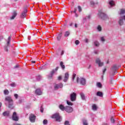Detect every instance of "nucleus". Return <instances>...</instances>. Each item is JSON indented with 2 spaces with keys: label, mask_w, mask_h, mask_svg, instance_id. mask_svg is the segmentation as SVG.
I'll use <instances>...</instances> for the list:
<instances>
[{
  "label": "nucleus",
  "mask_w": 125,
  "mask_h": 125,
  "mask_svg": "<svg viewBox=\"0 0 125 125\" xmlns=\"http://www.w3.org/2000/svg\"><path fill=\"white\" fill-rule=\"evenodd\" d=\"M58 79L59 80V81H61V80L62 79V77L61 76H59Z\"/></svg>",
  "instance_id": "46"
},
{
  "label": "nucleus",
  "mask_w": 125,
  "mask_h": 125,
  "mask_svg": "<svg viewBox=\"0 0 125 125\" xmlns=\"http://www.w3.org/2000/svg\"><path fill=\"white\" fill-rule=\"evenodd\" d=\"M111 71L112 72H115V71H117V65L114 64L111 68Z\"/></svg>",
  "instance_id": "20"
},
{
  "label": "nucleus",
  "mask_w": 125,
  "mask_h": 125,
  "mask_svg": "<svg viewBox=\"0 0 125 125\" xmlns=\"http://www.w3.org/2000/svg\"><path fill=\"white\" fill-rule=\"evenodd\" d=\"M101 40L102 42H105V39H104V37H101Z\"/></svg>",
  "instance_id": "44"
},
{
  "label": "nucleus",
  "mask_w": 125,
  "mask_h": 125,
  "mask_svg": "<svg viewBox=\"0 0 125 125\" xmlns=\"http://www.w3.org/2000/svg\"><path fill=\"white\" fill-rule=\"evenodd\" d=\"M62 37V33H60L58 35V37H57V40L58 41H60V40H61V38Z\"/></svg>",
  "instance_id": "25"
},
{
  "label": "nucleus",
  "mask_w": 125,
  "mask_h": 125,
  "mask_svg": "<svg viewBox=\"0 0 125 125\" xmlns=\"http://www.w3.org/2000/svg\"><path fill=\"white\" fill-rule=\"evenodd\" d=\"M17 16V11H14L13 12V15L10 18L11 20H13V19H15V18Z\"/></svg>",
  "instance_id": "13"
},
{
  "label": "nucleus",
  "mask_w": 125,
  "mask_h": 125,
  "mask_svg": "<svg viewBox=\"0 0 125 125\" xmlns=\"http://www.w3.org/2000/svg\"><path fill=\"white\" fill-rule=\"evenodd\" d=\"M8 107L10 109H13V108H14V106H13V102H12L11 103H8Z\"/></svg>",
  "instance_id": "15"
},
{
  "label": "nucleus",
  "mask_w": 125,
  "mask_h": 125,
  "mask_svg": "<svg viewBox=\"0 0 125 125\" xmlns=\"http://www.w3.org/2000/svg\"><path fill=\"white\" fill-rule=\"evenodd\" d=\"M110 121H111V123H115V120L113 118H111L110 119Z\"/></svg>",
  "instance_id": "41"
},
{
  "label": "nucleus",
  "mask_w": 125,
  "mask_h": 125,
  "mask_svg": "<svg viewBox=\"0 0 125 125\" xmlns=\"http://www.w3.org/2000/svg\"><path fill=\"white\" fill-rule=\"evenodd\" d=\"M29 120L31 123H35L36 122V116L33 114H31L29 117Z\"/></svg>",
  "instance_id": "5"
},
{
  "label": "nucleus",
  "mask_w": 125,
  "mask_h": 125,
  "mask_svg": "<svg viewBox=\"0 0 125 125\" xmlns=\"http://www.w3.org/2000/svg\"><path fill=\"white\" fill-rule=\"evenodd\" d=\"M88 19H90V16H88Z\"/></svg>",
  "instance_id": "62"
},
{
  "label": "nucleus",
  "mask_w": 125,
  "mask_h": 125,
  "mask_svg": "<svg viewBox=\"0 0 125 125\" xmlns=\"http://www.w3.org/2000/svg\"><path fill=\"white\" fill-rule=\"evenodd\" d=\"M54 73H55V70L53 69L50 72L51 78H52V76H53V75L54 74Z\"/></svg>",
  "instance_id": "31"
},
{
  "label": "nucleus",
  "mask_w": 125,
  "mask_h": 125,
  "mask_svg": "<svg viewBox=\"0 0 125 125\" xmlns=\"http://www.w3.org/2000/svg\"><path fill=\"white\" fill-rule=\"evenodd\" d=\"M65 111L67 112V113H72V112L73 111V109L72 107L70 106H67L65 107Z\"/></svg>",
  "instance_id": "8"
},
{
  "label": "nucleus",
  "mask_w": 125,
  "mask_h": 125,
  "mask_svg": "<svg viewBox=\"0 0 125 125\" xmlns=\"http://www.w3.org/2000/svg\"><path fill=\"white\" fill-rule=\"evenodd\" d=\"M115 72H114V73H113L111 72V73H110L111 76H115Z\"/></svg>",
  "instance_id": "49"
},
{
  "label": "nucleus",
  "mask_w": 125,
  "mask_h": 125,
  "mask_svg": "<svg viewBox=\"0 0 125 125\" xmlns=\"http://www.w3.org/2000/svg\"><path fill=\"white\" fill-rule=\"evenodd\" d=\"M122 19H124L125 21V16H124L122 17Z\"/></svg>",
  "instance_id": "56"
},
{
  "label": "nucleus",
  "mask_w": 125,
  "mask_h": 125,
  "mask_svg": "<svg viewBox=\"0 0 125 125\" xmlns=\"http://www.w3.org/2000/svg\"><path fill=\"white\" fill-rule=\"evenodd\" d=\"M64 125H70V122H69V121H65L64 123Z\"/></svg>",
  "instance_id": "34"
},
{
  "label": "nucleus",
  "mask_w": 125,
  "mask_h": 125,
  "mask_svg": "<svg viewBox=\"0 0 125 125\" xmlns=\"http://www.w3.org/2000/svg\"><path fill=\"white\" fill-rule=\"evenodd\" d=\"M75 28H77L78 27L77 25V23L75 24Z\"/></svg>",
  "instance_id": "59"
},
{
  "label": "nucleus",
  "mask_w": 125,
  "mask_h": 125,
  "mask_svg": "<svg viewBox=\"0 0 125 125\" xmlns=\"http://www.w3.org/2000/svg\"><path fill=\"white\" fill-rule=\"evenodd\" d=\"M80 95L82 99H83V100H85V96H84V94H83V93H81L80 94Z\"/></svg>",
  "instance_id": "23"
},
{
  "label": "nucleus",
  "mask_w": 125,
  "mask_h": 125,
  "mask_svg": "<svg viewBox=\"0 0 125 125\" xmlns=\"http://www.w3.org/2000/svg\"><path fill=\"white\" fill-rule=\"evenodd\" d=\"M95 46H99L100 45V43H99V42H97V41H95L94 42Z\"/></svg>",
  "instance_id": "33"
},
{
  "label": "nucleus",
  "mask_w": 125,
  "mask_h": 125,
  "mask_svg": "<svg viewBox=\"0 0 125 125\" xmlns=\"http://www.w3.org/2000/svg\"><path fill=\"white\" fill-rule=\"evenodd\" d=\"M119 25L122 26V25L124 24V21H123V19H120L119 21Z\"/></svg>",
  "instance_id": "30"
},
{
  "label": "nucleus",
  "mask_w": 125,
  "mask_h": 125,
  "mask_svg": "<svg viewBox=\"0 0 125 125\" xmlns=\"http://www.w3.org/2000/svg\"><path fill=\"white\" fill-rule=\"evenodd\" d=\"M84 41L85 42H88V39H85Z\"/></svg>",
  "instance_id": "51"
},
{
  "label": "nucleus",
  "mask_w": 125,
  "mask_h": 125,
  "mask_svg": "<svg viewBox=\"0 0 125 125\" xmlns=\"http://www.w3.org/2000/svg\"><path fill=\"white\" fill-rule=\"evenodd\" d=\"M69 35H70V32L66 31L65 33L64 34V37H69Z\"/></svg>",
  "instance_id": "32"
},
{
  "label": "nucleus",
  "mask_w": 125,
  "mask_h": 125,
  "mask_svg": "<svg viewBox=\"0 0 125 125\" xmlns=\"http://www.w3.org/2000/svg\"><path fill=\"white\" fill-rule=\"evenodd\" d=\"M76 76H77V75L75 73H73L72 75V82H75V79L76 78Z\"/></svg>",
  "instance_id": "29"
},
{
  "label": "nucleus",
  "mask_w": 125,
  "mask_h": 125,
  "mask_svg": "<svg viewBox=\"0 0 125 125\" xmlns=\"http://www.w3.org/2000/svg\"><path fill=\"white\" fill-rule=\"evenodd\" d=\"M97 96H100V97H103V93H102V92L98 91L97 93Z\"/></svg>",
  "instance_id": "18"
},
{
  "label": "nucleus",
  "mask_w": 125,
  "mask_h": 125,
  "mask_svg": "<svg viewBox=\"0 0 125 125\" xmlns=\"http://www.w3.org/2000/svg\"><path fill=\"white\" fill-rule=\"evenodd\" d=\"M35 93L37 95H42V90L40 88H38L35 91Z\"/></svg>",
  "instance_id": "14"
},
{
  "label": "nucleus",
  "mask_w": 125,
  "mask_h": 125,
  "mask_svg": "<svg viewBox=\"0 0 125 125\" xmlns=\"http://www.w3.org/2000/svg\"><path fill=\"white\" fill-rule=\"evenodd\" d=\"M14 97H15L16 99H17L18 98V94H14Z\"/></svg>",
  "instance_id": "43"
},
{
  "label": "nucleus",
  "mask_w": 125,
  "mask_h": 125,
  "mask_svg": "<svg viewBox=\"0 0 125 125\" xmlns=\"http://www.w3.org/2000/svg\"><path fill=\"white\" fill-rule=\"evenodd\" d=\"M90 4L91 5H94L95 4V3H94V2H93V1H91L90 2Z\"/></svg>",
  "instance_id": "45"
},
{
  "label": "nucleus",
  "mask_w": 125,
  "mask_h": 125,
  "mask_svg": "<svg viewBox=\"0 0 125 125\" xmlns=\"http://www.w3.org/2000/svg\"><path fill=\"white\" fill-rule=\"evenodd\" d=\"M59 108L62 111H65L66 110V107L64 106L63 104H60L59 105Z\"/></svg>",
  "instance_id": "16"
},
{
  "label": "nucleus",
  "mask_w": 125,
  "mask_h": 125,
  "mask_svg": "<svg viewBox=\"0 0 125 125\" xmlns=\"http://www.w3.org/2000/svg\"><path fill=\"white\" fill-rule=\"evenodd\" d=\"M2 105V104H1V103H0V108H1Z\"/></svg>",
  "instance_id": "58"
},
{
  "label": "nucleus",
  "mask_w": 125,
  "mask_h": 125,
  "mask_svg": "<svg viewBox=\"0 0 125 125\" xmlns=\"http://www.w3.org/2000/svg\"><path fill=\"white\" fill-rule=\"evenodd\" d=\"M69 26H73V22H70L69 24Z\"/></svg>",
  "instance_id": "53"
},
{
  "label": "nucleus",
  "mask_w": 125,
  "mask_h": 125,
  "mask_svg": "<svg viewBox=\"0 0 125 125\" xmlns=\"http://www.w3.org/2000/svg\"><path fill=\"white\" fill-rule=\"evenodd\" d=\"M12 119L13 121H17L19 120L18 116H17V114L15 112L13 113Z\"/></svg>",
  "instance_id": "10"
},
{
  "label": "nucleus",
  "mask_w": 125,
  "mask_h": 125,
  "mask_svg": "<svg viewBox=\"0 0 125 125\" xmlns=\"http://www.w3.org/2000/svg\"><path fill=\"white\" fill-rule=\"evenodd\" d=\"M52 119H55L56 122H61V116H60V115L59 113H56L54 114L52 117Z\"/></svg>",
  "instance_id": "1"
},
{
  "label": "nucleus",
  "mask_w": 125,
  "mask_h": 125,
  "mask_svg": "<svg viewBox=\"0 0 125 125\" xmlns=\"http://www.w3.org/2000/svg\"><path fill=\"white\" fill-rule=\"evenodd\" d=\"M106 71H107V69L104 68V70H103V74L104 75V74H105V72H106Z\"/></svg>",
  "instance_id": "47"
},
{
  "label": "nucleus",
  "mask_w": 125,
  "mask_h": 125,
  "mask_svg": "<svg viewBox=\"0 0 125 125\" xmlns=\"http://www.w3.org/2000/svg\"><path fill=\"white\" fill-rule=\"evenodd\" d=\"M76 99H77V94L75 92L71 93L70 94L71 101H76Z\"/></svg>",
  "instance_id": "4"
},
{
  "label": "nucleus",
  "mask_w": 125,
  "mask_h": 125,
  "mask_svg": "<svg viewBox=\"0 0 125 125\" xmlns=\"http://www.w3.org/2000/svg\"><path fill=\"white\" fill-rule=\"evenodd\" d=\"M58 69H59V67L58 66L56 67V68H55V69H54V70H55V71H58Z\"/></svg>",
  "instance_id": "48"
},
{
  "label": "nucleus",
  "mask_w": 125,
  "mask_h": 125,
  "mask_svg": "<svg viewBox=\"0 0 125 125\" xmlns=\"http://www.w3.org/2000/svg\"><path fill=\"white\" fill-rule=\"evenodd\" d=\"M5 51H8V49L7 48V47H6L5 49Z\"/></svg>",
  "instance_id": "54"
},
{
  "label": "nucleus",
  "mask_w": 125,
  "mask_h": 125,
  "mask_svg": "<svg viewBox=\"0 0 125 125\" xmlns=\"http://www.w3.org/2000/svg\"><path fill=\"white\" fill-rule=\"evenodd\" d=\"M10 42H11V36H9L8 38L7 45L8 46L10 44Z\"/></svg>",
  "instance_id": "19"
},
{
  "label": "nucleus",
  "mask_w": 125,
  "mask_h": 125,
  "mask_svg": "<svg viewBox=\"0 0 125 125\" xmlns=\"http://www.w3.org/2000/svg\"><path fill=\"white\" fill-rule=\"evenodd\" d=\"M97 29L98 31H101L102 30V28H101V26L100 25H98Z\"/></svg>",
  "instance_id": "36"
},
{
  "label": "nucleus",
  "mask_w": 125,
  "mask_h": 125,
  "mask_svg": "<svg viewBox=\"0 0 125 125\" xmlns=\"http://www.w3.org/2000/svg\"><path fill=\"white\" fill-rule=\"evenodd\" d=\"M78 7L79 12H82V7L81 6H78Z\"/></svg>",
  "instance_id": "35"
},
{
  "label": "nucleus",
  "mask_w": 125,
  "mask_h": 125,
  "mask_svg": "<svg viewBox=\"0 0 125 125\" xmlns=\"http://www.w3.org/2000/svg\"><path fill=\"white\" fill-rule=\"evenodd\" d=\"M67 105H69L70 106H72V105H73V104L69 101H67Z\"/></svg>",
  "instance_id": "38"
},
{
  "label": "nucleus",
  "mask_w": 125,
  "mask_h": 125,
  "mask_svg": "<svg viewBox=\"0 0 125 125\" xmlns=\"http://www.w3.org/2000/svg\"><path fill=\"white\" fill-rule=\"evenodd\" d=\"M76 83H80L81 84H82V85H85L86 83V80L85 79L83 78H81L80 79V78L77 77L76 80Z\"/></svg>",
  "instance_id": "2"
},
{
  "label": "nucleus",
  "mask_w": 125,
  "mask_h": 125,
  "mask_svg": "<svg viewBox=\"0 0 125 125\" xmlns=\"http://www.w3.org/2000/svg\"><path fill=\"white\" fill-rule=\"evenodd\" d=\"M79 43H80V41L79 40L75 41V44L78 45V44H79Z\"/></svg>",
  "instance_id": "39"
},
{
  "label": "nucleus",
  "mask_w": 125,
  "mask_h": 125,
  "mask_svg": "<svg viewBox=\"0 0 125 125\" xmlns=\"http://www.w3.org/2000/svg\"><path fill=\"white\" fill-rule=\"evenodd\" d=\"M109 4H110V5H114V2H113V1H110L109 2Z\"/></svg>",
  "instance_id": "42"
},
{
  "label": "nucleus",
  "mask_w": 125,
  "mask_h": 125,
  "mask_svg": "<svg viewBox=\"0 0 125 125\" xmlns=\"http://www.w3.org/2000/svg\"><path fill=\"white\" fill-rule=\"evenodd\" d=\"M43 125H46L47 124V120H44L43 121Z\"/></svg>",
  "instance_id": "37"
},
{
  "label": "nucleus",
  "mask_w": 125,
  "mask_h": 125,
  "mask_svg": "<svg viewBox=\"0 0 125 125\" xmlns=\"http://www.w3.org/2000/svg\"><path fill=\"white\" fill-rule=\"evenodd\" d=\"M97 86L98 87H99L100 88H101L102 87V84L100 82H98L97 83Z\"/></svg>",
  "instance_id": "28"
},
{
  "label": "nucleus",
  "mask_w": 125,
  "mask_h": 125,
  "mask_svg": "<svg viewBox=\"0 0 125 125\" xmlns=\"http://www.w3.org/2000/svg\"><path fill=\"white\" fill-rule=\"evenodd\" d=\"M40 111L41 113H43V108L42 107V106L41 107Z\"/></svg>",
  "instance_id": "40"
},
{
  "label": "nucleus",
  "mask_w": 125,
  "mask_h": 125,
  "mask_svg": "<svg viewBox=\"0 0 125 125\" xmlns=\"http://www.w3.org/2000/svg\"><path fill=\"white\" fill-rule=\"evenodd\" d=\"M74 13H75V14H77V11H74Z\"/></svg>",
  "instance_id": "61"
},
{
  "label": "nucleus",
  "mask_w": 125,
  "mask_h": 125,
  "mask_svg": "<svg viewBox=\"0 0 125 125\" xmlns=\"http://www.w3.org/2000/svg\"><path fill=\"white\" fill-rule=\"evenodd\" d=\"M95 62L98 64L99 67H102L104 65V63L101 62L100 59L98 58L96 60Z\"/></svg>",
  "instance_id": "6"
},
{
  "label": "nucleus",
  "mask_w": 125,
  "mask_h": 125,
  "mask_svg": "<svg viewBox=\"0 0 125 125\" xmlns=\"http://www.w3.org/2000/svg\"><path fill=\"white\" fill-rule=\"evenodd\" d=\"M69 73L66 72L64 74V76L63 77V82L64 83H66V82L68 81L69 79Z\"/></svg>",
  "instance_id": "7"
},
{
  "label": "nucleus",
  "mask_w": 125,
  "mask_h": 125,
  "mask_svg": "<svg viewBox=\"0 0 125 125\" xmlns=\"http://www.w3.org/2000/svg\"><path fill=\"white\" fill-rule=\"evenodd\" d=\"M31 63H36V61H31Z\"/></svg>",
  "instance_id": "55"
},
{
  "label": "nucleus",
  "mask_w": 125,
  "mask_h": 125,
  "mask_svg": "<svg viewBox=\"0 0 125 125\" xmlns=\"http://www.w3.org/2000/svg\"><path fill=\"white\" fill-rule=\"evenodd\" d=\"M119 14L120 15H123V14H125V10L124 9H120V12Z\"/></svg>",
  "instance_id": "22"
},
{
  "label": "nucleus",
  "mask_w": 125,
  "mask_h": 125,
  "mask_svg": "<svg viewBox=\"0 0 125 125\" xmlns=\"http://www.w3.org/2000/svg\"><path fill=\"white\" fill-rule=\"evenodd\" d=\"M27 9H25L24 11L22 12L21 14V18H25L26 17V13H27Z\"/></svg>",
  "instance_id": "12"
},
{
  "label": "nucleus",
  "mask_w": 125,
  "mask_h": 125,
  "mask_svg": "<svg viewBox=\"0 0 125 125\" xmlns=\"http://www.w3.org/2000/svg\"><path fill=\"white\" fill-rule=\"evenodd\" d=\"M74 11H77V9L76 8L74 9Z\"/></svg>",
  "instance_id": "63"
},
{
  "label": "nucleus",
  "mask_w": 125,
  "mask_h": 125,
  "mask_svg": "<svg viewBox=\"0 0 125 125\" xmlns=\"http://www.w3.org/2000/svg\"><path fill=\"white\" fill-rule=\"evenodd\" d=\"M15 1H18V0H14Z\"/></svg>",
  "instance_id": "64"
},
{
  "label": "nucleus",
  "mask_w": 125,
  "mask_h": 125,
  "mask_svg": "<svg viewBox=\"0 0 125 125\" xmlns=\"http://www.w3.org/2000/svg\"><path fill=\"white\" fill-rule=\"evenodd\" d=\"M63 54H64V51L63 50L62 51L61 55H63Z\"/></svg>",
  "instance_id": "50"
},
{
  "label": "nucleus",
  "mask_w": 125,
  "mask_h": 125,
  "mask_svg": "<svg viewBox=\"0 0 125 125\" xmlns=\"http://www.w3.org/2000/svg\"><path fill=\"white\" fill-rule=\"evenodd\" d=\"M92 110H93V111H96L97 110V106L96 105L93 104L92 105Z\"/></svg>",
  "instance_id": "24"
},
{
  "label": "nucleus",
  "mask_w": 125,
  "mask_h": 125,
  "mask_svg": "<svg viewBox=\"0 0 125 125\" xmlns=\"http://www.w3.org/2000/svg\"><path fill=\"white\" fill-rule=\"evenodd\" d=\"M63 87V83H60L58 84H56L54 86V88L56 90L57 89H58L59 88H62Z\"/></svg>",
  "instance_id": "9"
},
{
  "label": "nucleus",
  "mask_w": 125,
  "mask_h": 125,
  "mask_svg": "<svg viewBox=\"0 0 125 125\" xmlns=\"http://www.w3.org/2000/svg\"><path fill=\"white\" fill-rule=\"evenodd\" d=\"M60 66L62 70L65 69V65H64V62H61Z\"/></svg>",
  "instance_id": "21"
},
{
  "label": "nucleus",
  "mask_w": 125,
  "mask_h": 125,
  "mask_svg": "<svg viewBox=\"0 0 125 125\" xmlns=\"http://www.w3.org/2000/svg\"><path fill=\"white\" fill-rule=\"evenodd\" d=\"M5 101H7L8 103H10L11 102H13V100L11 98L10 96H7L5 98Z\"/></svg>",
  "instance_id": "11"
},
{
  "label": "nucleus",
  "mask_w": 125,
  "mask_h": 125,
  "mask_svg": "<svg viewBox=\"0 0 125 125\" xmlns=\"http://www.w3.org/2000/svg\"><path fill=\"white\" fill-rule=\"evenodd\" d=\"M103 125H108V124L107 123H104Z\"/></svg>",
  "instance_id": "60"
},
{
  "label": "nucleus",
  "mask_w": 125,
  "mask_h": 125,
  "mask_svg": "<svg viewBox=\"0 0 125 125\" xmlns=\"http://www.w3.org/2000/svg\"><path fill=\"white\" fill-rule=\"evenodd\" d=\"M79 17V15H78L77 14V13L76 14H75V17Z\"/></svg>",
  "instance_id": "57"
},
{
  "label": "nucleus",
  "mask_w": 125,
  "mask_h": 125,
  "mask_svg": "<svg viewBox=\"0 0 125 125\" xmlns=\"http://www.w3.org/2000/svg\"><path fill=\"white\" fill-rule=\"evenodd\" d=\"M99 15L101 19L103 20H105L107 18V15L102 11V10L99 11Z\"/></svg>",
  "instance_id": "3"
},
{
  "label": "nucleus",
  "mask_w": 125,
  "mask_h": 125,
  "mask_svg": "<svg viewBox=\"0 0 125 125\" xmlns=\"http://www.w3.org/2000/svg\"><path fill=\"white\" fill-rule=\"evenodd\" d=\"M15 85V83H12L11 84V86H14Z\"/></svg>",
  "instance_id": "52"
},
{
  "label": "nucleus",
  "mask_w": 125,
  "mask_h": 125,
  "mask_svg": "<svg viewBox=\"0 0 125 125\" xmlns=\"http://www.w3.org/2000/svg\"><path fill=\"white\" fill-rule=\"evenodd\" d=\"M83 125H88V123H87V121H86V120L83 119Z\"/></svg>",
  "instance_id": "26"
},
{
  "label": "nucleus",
  "mask_w": 125,
  "mask_h": 125,
  "mask_svg": "<svg viewBox=\"0 0 125 125\" xmlns=\"http://www.w3.org/2000/svg\"><path fill=\"white\" fill-rule=\"evenodd\" d=\"M4 94L5 95H8L9 94V91L7 89H5L4 90Z\"/></svg>",
  "instance_id": "27"
},
{
  "label": "nucleus",
  "mask_w": 125,
  "mask_h": 125,
  "mask_svg": "<svg viewBox=\"0 0 125 125\" xmlns=\"http://www.w3.org/2000/svg\"><path fill=\"white\" fill-rule=\"evenodd\" d=\"M9 111H5L3 112L2 115L4 116V117H8V116H9Z\"/></svg>",
  "instance_id": "17"
}]
</instances>
